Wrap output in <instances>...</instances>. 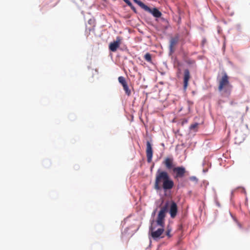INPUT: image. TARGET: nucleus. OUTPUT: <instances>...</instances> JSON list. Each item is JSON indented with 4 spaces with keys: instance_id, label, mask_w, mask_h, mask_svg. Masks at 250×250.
Masks as SVG:
<instances>
[{
    "instance_id": "obj_15",
    "label": "nucleus",
    "mask_w": 250,
    "mask_h": 250,
    "mask_svg": "<svg viewBox=\"0 0 250 250\" xmlns=\"http://www.w3.org/2000/svg\"><path fill=\"white\" fill-rule=\"evenodd\" d=\"M198 125H199L198 123H195L194 124L191 125L190 126L189 128L190 130H194L195 131H196Z\"/></svg>"
},
{
    "instance_id": "obj_14",
    "label": "nucleus",
    "mask_w": 250,
    "mask_h": 250,
    "mask_svg": "<svg viewBox=\"0 0 250 250\" xmlns=\"http://www.w3.org/2000/svg\"><path fill=\"white\" fill-rule=\"evenodd\" d=\"M126 3L127 5H128L130 7V8L135 12H136V9L134 7V6L132 4L131 2L129 0H123Z\"/></svg>"
},
{
    "instance_id": "obj_11",
    "label": "nucleus",
    "mask_w": 250,
    "mask_h": 250,
    "mask_svg": "<svg viewBox=\"0 0 250 250\" xmlns=\"http://www.w3.org/2000/svg\"><path fill=\"white\" fill-rule=\"evenodd\" d=\"M190 78V73L188 69L184 70V88L186 89L188 86V81Z\"/></svg>"
},
{
    "instance_id": "obj_13",
    "label": "nucleus",
    "mask_w": 250,
    "mask_h": 250,
    "mask_svg": "<svg viewBox=\"0 0 250 250\" xmlns=\"http://www.w3.org/2000/svg\"><path fill=\"white\" fill-rule=\"evenodd\" d=\"M145 60L150 63L152 62L151 55L150 53H147L144 56Z\"/></svg>"
},
{
    "instance_id": "obj_2",
    "label": "nucleus",
    "mask_w": 250,
    "mask_h": 250,
    "mask_svg": "<svg viewBox=\"0 0 250 250\" xmlns=\"http://www.w3.org/2000/svg\"><path fill=\"white\" fill-rule=\"evenodd\" d=\"M174 186L173 181L167 171L161 169L156 171L154 184L155 190L167 191L173 188Z\"/></svg>"
},
{
    "instance_id": "obj_4",
    "label": "nucleus",
    "mask_w": 250,
    "mask_h": 250,
    "mask_svg": "<svg viewBox=\"0 0 250 250\" xmlns=\"http://www.w3.org/2000/svg\"><path fill=\"white\" fill-rule=\"evenodd\" d=\"M138 5H139L142 8L144 9L145 11L151 13L152 15L155 18H160L161 15V12L158 10L156 8H153V9H151L147 5L145 4L142 1H137Z\"/></svg>"
},
{
    "instance_id": "obj_3",
    "label": "nucleus",
    "mask_w": 250,
    "mask_h": 250,
    "mask_svg": "<svg viewBox=\"0 0 250 250\" xmlns=\"http://www.w3.org/2000/svg\"><path fill=\"white\" fill-rule=\"evenodd\" d=\"M218 83L219 91L222 92L224 96H229L230 95L232 86L229 83V78L226 73H225L219 80Z\"/></svg>"
},
{
    "instance_id": "obj_12",
    "label": "nucleus",
    "mask_w": 250,
    "mask_h": 250,
    "mask_svg": "<svg viewBox=\"0 0 250 250\" xmlns=\"http://www.w3.org/2000/svg\"><path fill=\"white\" fill-rule=\"evenodd\" d=\"M163 164L168 169H170L173 167V159L170 157H167L163 162Z\"/></svg>"
},
{
    "instance_id": "obj_5",
    "label": "nucleus",
    "mask_w": 250,
    "mask_h": 250,
    "mask_svg": "<svg viewBox=\"0 0 250 250\" xmlns=\"http://www.w3.org/2000/svg\"><path fill=\"white\" fill-rule=\"evenodd\" d=\"M122 42V39L120 37H117L116 41L111 42L109 44V49L112 52H116Z\"/></svg>"
},
{
    "instance_id": "obj_18",
    "label": "nucleus",
    "mask_w": 250,
    "mask_h": 250,
    "mask_svg": "<svg viewBox=\"0 0 250 250\" xmlns=\"http://www.w3.org/2000/svg\"><path fill=\"white\" fill-rule=\"evenodd\" d=\"M134 0V1H135L137 4H138L137 1H140V0Z\"/></svg>"
},
{
    "instance_id": "obj_16",
    "label": "nucleus",
    "mask_w": 250,
    "mask_h": 250,
    "mask_svg": "<svg viewBox=\"0 0 250 250\" xmlns=\"http://www.w3.org/2000/svg\"><path fill=\"white\" fill-rule=\"evenodd\" d=\"M171 231V228H169V226H168L167 228V229L166 230V235L168 238H170L172 236V235L170 233Z\"/></svg>"
},
{
    "instance_id": "obj_17",
    "label": "nucleus",
    "mask_w": 250,
    "mask_h": 250,
    "mask_svg": "<svg viewBox=\"0 0 250 250\" xmlns=\"http://www.w3.org/2000/svg\"><path fill=\"white\" fill-rule=\"evenodd\" d=\"M189 180L190 181H193L195 183H197L198 179L195 176H191L189 177Z\"/></svg>"
},
{
    "instance_id": "obj_8",
    "label": "nucleus",
    "mask_w": 250,
    "mask_h": 250,
    "mask_svg": "<svg viewBox=\"0 0 250 250\" xmlns=\"http://www.w3.org/2000/svg\"><path fill=\"white\" fill-rule=\"evenodd\" d=\"M146 155L147 162H151L153 156V150L152 145L149 141L146 142Z\"/></svg>"
},
{
    "instance_id": "obj_10",
    "label": "nucleus",
    "mask_w": 250,
    "mask_h": 250,
    "mask_svg": "<svg viewBox=\"0 0 250 250\" xmlns=\"http://www.w3.org/2000/svg\"><path fill=\"white\" fill-rule=\"evenodd\" d=\"M179 41V36L178 35H175L174 37L171 38L169 44V50L170 53L174 52L176 45L177 44Z\"/></svg>"
},
{
    "instance_id": "obj_7",
    "label": "nucleus",
    "mask_w": 250,
    "mask_h": 250,
    "mask_svg": "<svg viewBox=\"0 0 250 250\" xmlns=\"http://www.w3.org/2000/svg\"><path fill=\"white\" fill-rule=\"evenodd\" d=\"M167 203H168V208L169 207L170 208H169V213H170V216L171 218H173L176 216L177 213V209H178L177 206L176 204L173 201H171L170 203H169V202H167L166 203V204H165V205Z\"/></svg>"
},
{
    "instance_id": "obj_6",
    "label": "nucleus",
    "mask_w": 250,
    "mask_h": 250,
    "mask_svg": "<svg viewBox=\"0 0 250 250\" xmlns=\"http://www.w3.org/2000/svg\"><path fill=\"white\" fill-rule=\"evenodd\" d=\"M118 81L123 86L125 94L128 96H130L131 94V90L128 86L125 78L123 76H120L118 77Z\"/></svg>"
},
{
    "instance_id": "obj_1",
    "label": "nucleus",
    "mask_w": 250,
    "mask_h": 250,
    "mask_svg": "<svg viewBox=\"0 0 250 250\" xmlns=\"http://www.w3.org/2000/svg\"><path fill=\"white\" fill-rule=\"evenodd\" d=\"M168 203L162 207L158 213L156 222H151L149 227V231L151 237L156 239L159 238L164 231L165 218L166 213L168 211Z\"/></svg>"
},
{
    "instance_id": "obj_9",
    "label": "nucleus",
    "mask_w": 250,
    "mask_h": 250,
    "mask_svg": "<svg viewBox=\"0 0 250 250\" xmlns=\"http://www.w3.org/2000/svg\"><path fill=\"white\" fill-rule=\"evenodd\" d=\"M173 172L176 174V178H182L186 172V168L183 167H178L173 168Z\"/></svg>"
}]
</instances>
